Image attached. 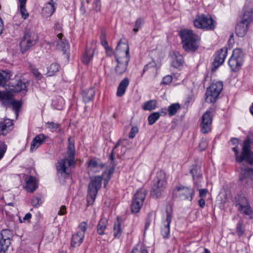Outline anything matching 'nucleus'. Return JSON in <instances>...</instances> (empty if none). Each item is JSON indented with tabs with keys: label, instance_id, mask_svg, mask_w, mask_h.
<instances>
[{
	"label": "nucleus",
	"instance_id": "1",
	"mask_svg": "<svg viewBox=\"0 0 253 253\" xmlns=\"http://www.w3.org/2000/svg\"><path fill=\"white\" fill-rule=\"evenodd\" d=\"M115 57L118 63L115 72L117 74H122L126 71L130 60L128 44L126 42H123L122 39L118 42L116 48Z\"/></svg>",
	"mask_w": 253,
	"mask_h": 253
},
{
	"label": "nucleus",
	"instance_id": "2",
	"mask_svg": "<svg viewBox=\"0 0 253 253\" xmlns=\"http://www.w3.org/2000/svg\"><path fill=\"white\" fill-rule=\"evenodd\" d=\"M114 170L113 168H110L106 170L102 176H96L91 178L88 187L87 202L89 204H92L94 201L98 191L101 186L102 179L104 180V186H106L110 179Z\"/></svg>",
	"mask_w": 253,
	"mask_h": 253
},
{
	"label": "nucleus",
	"instance_id": "3",
	"mask_svg": "<svg viewBox=\"0 0 253 253\" xmlns=\"http://www.w3.org/2000/svg\"><path fill=\"white\" fill-rule=\"evenodd\" d=\"M184 49L187 51H195L199 46V37L191 30L184 29L179 32Z\"/></svg>",
	"mask_w": 253,
	"mask_h": 253
},
{
	"label": "nucleus",
	"instance_id": "4",
	"mask_svg": "<svg viewBox=\"0 0 253 253\" xmlns=\"http://www.w3.org/2000/svg\"><path fill=\"white\" fill-rule=\"evenodd\" d=\"M251 141L248 138L244 141L241 155H239V149L237 146L232 148L235 153L237 162L240 163L245 160L248 163L253 165V152L251 150Z\"/></svg>",
	"mask_w": 253,
	"mask_h": 253
},
{
	"label": "nucleus",
	"instance_id": "5",
	"mask_svg": "<svg viewBox=\"0 0 253 253\" xmlns=\"http://www.w3.org/2000/svg\"><path fill=\"white\" fill-rule=\"evenodd\" d=\"M234 202L238 211L246 218H253V211L247 199L243 194L238 195L234 198Z\"/></svg>",
	"mask_w": 253,
	"mask_h": 253
},
{
	"label": "nucleus",
	"instance_id": "6",
	"mask_svg": "<svg viewBox=\"0 0 253 253\" xmlns=\"http://www.w3.org/2000/svg\"><path fill=\"white\" fill-rule=\"evenodd\" d=\"M223 86L222 82L214 80L206 91V102L209 103L215 102L223 89Z\"/></svg>",
	"mask_w": 253,
	"mask_h": 253
},
{
	"label": "nucleus",
	"instance_id": "7",
	"mask_svg": "<svg viewBox=\"0 0 253 253\" xmlns=\"http://www.w3.org/2000/svg\"><path fill=\"white\" fill-rule=\"evenodd\" d=\"M193 23L196 28L206 31L213 30L216 24L211 15L203 14L196 16Z\"/></svg>",
	"mask_w": 253,
	"mask_h": 253
},
{
	"label": "nucleus",
	"instance_id": "8",
	"mask_svg": "<svg viewBox=\"0 0 253 253\" xmlns=\"http://www.w3.org/2000/svg\"><path fill=\"white\" fill-rule=\"evenodd\" d=\"M244 61V54L240 48L235 49L232 55L228 60V65L231 70L234 72L239 71Z\"/></svg>",
	"mask_w": 253,
	"mask_h": 253
},
{
	"label": "nucleus",
	"instance_id": "9",
	"mask_svg": "<svg viewBox=\"0 0 253 253\" xmlns=\"http://www.w3.org/2000/svg\"><path fill=\"white\" fill-rule=\"evenodd\" d=\"M194 190L188 187L177 186L173 190L172 196L179 200L192 201L194 195Z\"/></svg>",
	"mask_w": 253,
	"mask_h": 253
},
{
	"label": "nucleus",
	"instance_id": "10",
	"mask_svg": "<svg viewBox=\"0 0 253 253\" xmlns=\"http://www.w3.org/2000/svg\"><path fill=\"white\" fill-rule=\"evenodd\" d=\"M38 39V36L35 33L26 31L20 43L21 51L24 53L34 46L36 43Z\"/></svg>",
	"mask_w": 253,
	"mask_h": 253
},
{
	"label": "nucleus",
	"instance_id": "11",
	"mask_svg": "<svg viewBox=\"0 0 253 253\" xmlns=\"http://www.w3.org/2000/svg\"><path fill=\"white\" fill-rule=\"evenodd\" d=\"M0 99L3 104L7 107L6 109H12L13 111H19L22 105L21 100H16L12 98L10 95L5 92H0Z\"/></svg>",
	"mask_w": 253,
	"mask_h": 253
},
{
	"label": "nucleus",
	"instance_id": "12",
	"mask_svg": "<svg viewBox=\"0 0 253 253\" xmlns=\"http://www.w3.org/2000/svg\"><path fill=\"white\" fill-rule=\"evenodd\" d=\"M145 196L144 190L139 189L137 190L132 200L131 209L132 212L137 213L139 211L145 199Z\"/></svg>",
	"mask_w": 253,
	"mask_h": 253
},
{
	"label": "nucleus",
	"instance_id": "13",
	"mask_svg": "<svg viewBox=\"0 0 253 253\" xmlns=\"http://www.w3.org/2000/svg\"><path fill=\"white\" fill-rule=\"evenodd\" d=\"M167 186V177L165 172L160 170L157 173L156 177L154 181L153 190L156 193H159L164 190Z\"/></svg>",
	"mask_w": 253,
	"mask_h": 253
},
{
	"label": "nucleus",
	"instance_id": "14",
	"mask_svg": "<svg viewBox=\"0 0 253 253\" xmlns=\"http://www.w3.org/2000/svg\"><path fill=\"white\" fill-rule=\"evenodd\" d=\"M227 48L224 47L215 52L214 59L212 64V72H215L216 69L224 63L227 55Z\"/></svg>",
	"mask_w": 253,
	"mask_h": 253
},
{
	"label": "nucleus",
	"instance_id": "15",
	"mask_svg": "<svg viewBox=\"0 0 253 253\" xmlns=\"http://www.w3.org/2000/svg\"><path fill=\"white\" fill-rule=\"evenodd\" d=\"M74 163V160L68 158L59 161L56 165L57 172L63 175H69L70 172V167Z\"/></svg>",
	"mask_w": 253,
	"mask_h": 253
},
{
	"label": "nucleus",
	"instance_id": "16",
	"mask_svg": "<svg viewBox=\"0 0 253 253\" xmlns=\"http://www.w3.org/2000/svg\"><path fill=\"white\" fill-rule=\"evenodd\" d=\"M11 232L10 230H2L0 233V253H5L10 245Z\"/></svg>",
	"mask_w": 253,
	"mask_h": 253
},
{
	"label": "nucleus",
	"instance_id": "17",
	"mask_svg": "<svg viewBox=\"0 0 253 253\" xmlns=\"http://www.w3.org/2000/svg\"><path fill=\"white\" fill-rule=\"evenodd\" d=\"M211 112H206L201 119V130L203 133H207L211 131L212 121V115Z\"/></svg>",
	"mask_w": 253,
	"mask_h": 253
},
{
	"label": "nucleus",
	"instance_id": "18",
	"mask_svg": "<svg viewBox=\"0 0 253 253\" xmlns=\"http://www.w3.org/2000/svg\"><path fill=\"white\" fill-rule=\"evenodd\" d=\"M89 173H96L100 171L104 165L99 160L95 158L90 159L87 163Z\"/></svg>",
	"mask_w": 253,
	"mask_h": 253
},
{
	"label": "nucleus",
	"instance_id": "19",
	"mask_svg": "<svg viewBox=\"0 0 253 253\" xmlns=\"http://www.w3.org/2000/svg\"><path fill=\"white\" fill-rule=\"evenodd\" d=\"M13 122L10 119H5L0 120V135H5L13 128Z\"/></svg>",
	"mask_w": 253,
	"mask_h": 253
},
{
	"label": "nucleus",
	"instance_id": "20",
	"mask_svg": "<svg viewBox=\"0 0 253 253\" xmlns=\"http://www.w3.org/2000/svg\"><path fill=\"white\" fill-rule=\"evenodd\" d=\"M10 90L14 92H20L25 94L27 91V86L25 82L18 80L10 86Z\"/></svg>",
	"mask_w": 253,
	"mask_h": 253
},
{
	"label": "nucleus",
	"instance_id": "21",
	"mask_svg": "<svg viewBox=\"0 0 253 253\" xmlns=\"http://www.w3.org/2000/svg\"><path fill=\"white\" fill-rule=\"evenodd\" d=\"M172 215L170 212H167L166 219L163 221V227L162 228V235L164 238H168L169 237L170 232V223L171 221Z\"/></svg>",
	"mask_w": 253,
	"mask_h": 253
},
{
	"label": "nucleus",
	"instance_id": "22",
	"mask_svg": "<svg viewBox=\"0 0 253 253\" xmlns=\"http://www.w3.org/2000/svg\"><path fill=\"white\" fill-rule=\"evenodd\" d=\"M171 66L175 68H180L184 62L183 56L178 52H173L171 56Z\"/></svg>",
	"mask_w": 253,
	"mask_h": 253
},
{
	"label": "nucleus",
	"instance_id": "23",
	"mask_svg": "<svg viewBox=\"0 0 253 253\" xmlns=\"http://www.w3.org/2000/svg\"><path fill=\"white\" fill-rule=\"evenodd\" d=\"M95 49L96 45L95 44L92 45L89 47L88 46H87L85 52L82 57V60L84 64H87L92 60Z\"/></svg>",
	"mask_w": 253,
	"mask_h": 253
},
{
	"label": "nucleus",
	"instance_id": "24",
	"mask_svg": "<svg viewBox=\"0 0 253 253\" xmlns=\"http://www.w3.org/2000/svg\"><path fill=\"white\" fill-rule=\"evenodd\" d=\"M38 188V182L35 177L30 176L26 181L24 189L30 193H33Z\"/></svg>",
	"mask_w": 253,
	"mask_h": 253
},
{
	"label": "nucleus",
	"instance_id": "25",
	"mask_svg": "<svg viewBox=\"0 0 253 253\" xmlns=\"http://www.w3.org/2000/svg\"><path fill=\"white\" fill-rule=\"evenodd\" d=\"M55 3L53 0H50L42 8V14L45 17L50 16L55 11Z\"/></svg>",
	"mask_w": 253,
	"mask_h": 253
},
{
	"label": "nucleus",
	"instance_id": "26",
	"mask_svg": "<svg viewBox=\"0 0 253 253\" xmlns=\"http://www.w3.org/2000/svg\"><path fill=\"white\" fill-rule=\"evenodd\" d=\"M129 84V81L127 78H125L119 84L117 90V95L118 97L122 96L126 92V89Z\"/></svg>",
	"mask_w": 253,
	"mask_h": 253
},
{
	"label": "nucleus",
	"instance_id": "27",
	"mask_svg": "<svg viewBox=\"0 0 253 253\" xmlns=\"http://www.w3.org/2000/svg\"><path fill=\"white\" fill-rule=\"evenodd\" d=\"M45 139V137L42 134H40L37 135L33 139L31 143L30 150L33 152L36 150L42 144Z\"/></svg>",
	"mask_w": 253,
	"mask_h": 253
},
{
	"label": "nucleus",
	"instance_id": "28",
	"mask_svg": "<svg viewBox=\"0 0 253 253\" xmlns=\"http://www.w3.org/2000/svg\"><path fill=\"white\" fill-rule=\"evenodd\" d=\"M84 236L83 233H79L77 232L73 235L71 245L73 247L80 246L83 243Z\"/></svg>",
	"mask_w": 253,
	"mask_h": 253
},
{
	"label": "nucleus",
	"instance_id": "29",
	"mask_svg": "<svg viewBox=\"0 0 253 253\" xmlns=\"http://www.w3.org/2000/svg\"><path fill=\"white\" fill-rule=\"evenodd\" d=\"M248 25L241 21L236 26V33L238 36L243 37L247 33L248 30Z\"/></svg>",
	"mask_w": 253,
	"mask_h": 253
},
{
	"label": "nucleus",
	"instance_id": "30",
	"mask_svg": "<svg viewBox=\"0 0 253 253\" xmlns=\"http://www.w3.org/2000/svg\"><path fill=\"white\" fill-rule=\"evenodd\" d=\"M253 20V8L246 9L242 16L241 21L249 25Z\"/></svg>",
	"mask_w": 253,
	"mask_h": 253
},
{
	"label": "nucleus",
	"instance_id": "31",
	"mask_svg": "<svg viewBox=\"0 0 253 253\" xmlns=\"http://www.w3.org/2000/svg\"><path fill=\"white\" fill-rule=\"evenodd\" d=\"M146 71H148L150 75L156 76L157 72L156 64L154 61L149 62L146 64L143 69L142 75Z\"/></svg>",
	"mask_w": 253,
	"mask_h": 253
},
{
	"label": "nucleus",
	"instance_id": "32",
	"mask_svg": "<svg viewBox=\"0 0 253 253\" xmlns=\"http://www.w3.org/2000/svg\"><path fill=\"white\" fill-rule=\"evenodd\" d=\"M107 224L108 220L106 218L103 217L100 219L97 228V232L99 234L103 235L105 234Z\"/></svg>",
	"mask_w": 253,
	"mask_h": 253
},
{
	"label": "nucleus",
	"instance_id": "33",
	"mask_svg": "<svg viewBox=\"0 0 253 253\" xmlns=\"http://www.w3.org/2000/svg\"><path fill=\"white\" fill-rule=\"evenodd\" d=\"M10 71L8 70H2L0 72V86H3L10 78Z\"/></svg>",
	"mask_w": 253,
	"mask_h": 253
},
{
	"label": "nucleus",
	"instance_id": "34",
	"mask_svg": "<svg viewBox=\"0 0 253 253\" xmlns=\"http://www.w3.org/2000/svg\"><path fill=\"white\" fill-rule=\"evenodd\" d=\"M123 232L122 228L121 227V221L119 218H117V220L115 222L114 226V236L116 238H120L122 235Z\"/></svg>",
	"mask_w": 253,
	"mask_h": 253
},
{
	"label": "nucleus",
	"instance_id": "35",
	"mask_svg": "<svg viewBox=\"0 0 253 253\" xmlns=\"http://www.w3.org/2000/svg\"><path fill=\"white\" fill-rule=\"evenodd\" d=\"M60 69V65L58 63H52L47 68V74L48 76H54L56 73L59 71Z\"/></svg>",
	"mask_w": 253,
	"mask_h": 253
},
{
	"label": "nucleus",
	"instance_id": "36",
	"mask_svg": "<svg viewBox=\"0 0 253 253\" xmlns=\"http://www.w3.org/2000/svg\"><path fill=\"white\" fill-rule=\"evenodd\" d=\"M69 144L68 146V158L74 161L75 147L73 143L71 142V138L68 139Z\"/></svg>",
	"mask_w": 253,
	"mask_h": 253
},
{
	"label": "nucleus",
	"instance_id": "37",
	"mask_svg": "<svg viewBox=\"0 0 253 253\" xmlns=\"http://www.w3.org/2000/svg\"><path fill=\"white\" fill-rule=\"evenodd\" d=\"M156 101L155 100H151L144 103L142 107V109L144 110L151 111L156 109Z\"/></svg>",
	"mask_w": 253,
	"mask_h": 253
},
{
	"label": "nucleus",
	"instance_id": "38",
	"mask_svg": "<svg viewBox=\"0 0 253 253\" xmlns=\"http://www.w3.org/2000/svg\"><path fill=\"white\" fill-rule=\"evenodd\" d=\"M131 253H148V252L143 245L138 244L133 248Z\"/></svg>",
	"mask_w": 253,
	"mask_h": 253
},
{
	"label": "nucleus",
	"instance_id": "39",
	"mask_svg": "<svg viewBox=\"0 0 253 253\" xmlns=\"http://www.w3.org/2000/svg\"><path fill=\"white\" fill-rule=\"evenodd\" d=\"M160 114L157 112H155L150 114L148 118V123L150 125L154 124L159 118Z\"/></svg>",
	"mask_w": 253,
	"mask_h": 253
},
{
	"label": "nucleus",
	"instance_id": "40",
	"mask_svg": "<svg viewBox=\"0 0 253 253\" xmlns=\"http://www.w3.org/2000/svg\"><path fill=\"white\" fill-rule=\"evenodd\" d=\"M46 125L47 127L50 129L52 132H57L60 131L59 125L53 122H47Z\"/></svg>",
	"mask_w": 253,
	"mask_h": 253
},
{
	"label": "nucleus",
	"instance_id": "41",
	"mask_svg": "<svg viewBox=\"0 0 253 253\" xmlns=\"http://www.w3.org/2000/svg\"><path fill=\"white\" fill-rule=\"evenodd\" d=\"M87 223L86 222L83 221L81 222L78 226L77 232L79 233H83L84 236V233L87 229Z\"/></svg>",
	"mask_w": 253,
	"mask_h": 253
},
{
	"label": "nucleus",
	"instance_id": "42",
	"mask_svg": "<svg viewBox=\"0 0 253 253\" xmlns=\"http://www.w3.org/2000/svg\"><path fill=\"white\" fill-rule=\"evenodd\" d=\"M251 172H252L251 169H242L240 173V179L243 180Z\"/></svg>",
	"mask_w": 253,
	"mask_h": 253
},
{
	"label": "nucleus",
	"instance_id": "43",
	"mask_svg": "<svg viewBox=\"0 0 253 253\" xmlns=\"http://www.w3.org/2000/svg\"><path fill=\"white\" fill-rule=\"evenodd\" d=\"M31 203L33 206L38 207L42 203V200L40 197L34 196L32 198Z\"/></svg>",
	"mask_w": 253,
	"mask_h": 253
},
{
	"label": "nucleus",
	"instance_id": "44",
	"mask_svg": "<svg viewBox=\"0 0 253 253\" xmlns=\"http://www.w3.org/2000/svg\"><path fill=\"white\" fill-rule=\"evenodd\" d=\"M59 40L58 45H60L63 51L66 52L69 48V43L67 41L62 40V38Z\"/></svg>",
	"mask_w": 253,
	"mask_h": 253
},
{
	"label": "nucleus",
	"instance_id": "45",
	"mask_svg": "<svg viewBox=\"0 0 253 253\" xmlns=\"http://www.w3.org/2000/svg\"><path fill=\"white\" fill-rule=\"evenodd\" d=\"M6 149L7 145L3 141H0V160L3 158Z\"/></svg>",
	"mask_w": 253,
	"mask_h": 253
},
{
	"label": "nucleus",
	"instance_id": "46",
	"mask_svg": "<svg viewBox=\"0 0 253 253\" xmlns=\"http://www.w3.org/2000/svg\"><path fill=\"white\" fill-rule=\"evenodd\" d=\"M54 30L56 34H57V37L59 39H61L63 35L61 33H58L59 32H61L62 30L61 25L59 23L56 24L54 26Z\"/></svg>",
	"mask_w": 253,
	"mask_h": 253
},
{
	"label": "nucleus",
	"instance_id": "47",
	"mask_svg": "<svg viewBox=\"0 0 253 253\" xmlns=\"http://www.w3.org/2000/svg\"><path fill=\"white\" fill-rule=\"evenodd\" d=\"M93 8L97 12H100L101 9V4L100 0H94L92 3Z\"/></svg>",
	"mask_w": 253,
	"mask_h": 253
},
{
	"label": "nucleus",
	"instance_id": "48",
	"mask_svg": "<svg viewBox=\"0 0 253 253\" xmlns=\"http://www.w3.org/2000/svg\"><path fill=\"white\" fill-rule=\"evenodd\" d=\"M19 10L22 18L24 20L27 19L29 17V13L26 9V6L19 7Z\"/></svg>",
	"mask_w": 253,
	"mask_h": 253
},
{
	"label": "nucleus",
	"instance_id": "49",
	"mask_svg": "<svg viewBox=\"0 0 253 253\" xmlns=\"http://www.w3.org/2000/svg\"><path fill=\"white\" fill-rule=\"evenodd\" d=\"M58 102L60 103V104L56 105L55 102H53V105H55V108H54L55 109L58 110V111H61L63 109V105L64 104L63 103L64 100H63V98H62L61 97L59 98V99L58 100Z\"/></svg>",
	"mask_w": 253,
	"mask_h": 253
},
{
	"label": "nucleus",
	"instance_id": "50",
	"mask_svg": "<svg viewBox=\"0 0 253 253\" xmlns=\"http://www.w3.org/2000/svg\"><path fill=\"white\" fill-rule=\"evenodd\" d=\"M172 81V77L170 75H167L165 76L162 82V84L168 85L170 84Z\"/></svg>",
	"mask_w": 253,
	"mask_h": 253
},
{
	"label": "nucleus",
	"instance_id": "51",
	"mask_svg": "<svg viewBox=\"0 0 253 253\" xmlns=\"http://www.w3.org/2000/svg\"><path fill=\"white\" fill-rule=\"evenodd\" d=\"M138 127L136 126H133L131 128L130 131L129 132V138L130 139L133 138L135 137V136L136 135V134L138 133Z\"/></svg>",
	"mask_w": 253,
	"mask_h": 253
},
{
	"label": "nucleus",
	"instance_id": "52",
	"mask_svg": "<svg viewBox=\"0 0 253 253\" xmlns=\"http://www.w3.org/2000/svg\"><path fill=\"white\" fill-rule=\"evenodd\" d=\"M208 145V142L206 139H202L199 143V148L201 151H204Z\"/></svg>",
	"mask_w": 253,
	"mask_h": 253
},
{
	"label": "nucleus",
	"instance_id": "53",
	"mask_svg": "<svg viewBox=\"0 0 253 253\" xmlns=\"http://www.w3.org/2000/svg\"><path fill=\"white\" fill-rule=\"evenodd\" d=\"M180 108V105L178 103L171 104L169 106L168 111H177Z\"/></svg>",
	"mask_w": 253,
	"mask_h": 253
},
{
	"label": "nucleus",
	"instance_id": "54",
	"mask_svg": "<svg viewBox=\"0 0 253 253\" xmlns=\"http://www.w3.org/2000/svg\"><path fill=\"white\" fill-rule=\"evenodd\" d=\"M31 217H32V214L28 212L25 214V215L24 216V217H23V218L22 219H21L20 218H19V222L20 223L26 222H29L31 218Z\"/></svg>",
	"mask_w": 253,
	"mask_h": 253
},
{
	"label": "nucleus",
	"instance_id": "55",
	"mask_svg": "<svg viewBox=\"0 0 253 253\" xmlns=\"http://www.w3.org/2000/svg\"><path fill=\"white\" fill-rule=\"evenodd\" d=\"M208 192V190L206 189H202L199 190V196L200 198H205Z\"/></svg>",
	"mask_w": 253,
	"mask_h": 253
},
{
	"label": "nucleus",
	"instance_id": "56",
	"mask_svg": "<svg viewBox=\"0 0 253 253\" xmlns=\"http://www.w3.org/2000/svg\"><path fill=\"white\" fill-rule=\"evenodd\" d=\"M144 23V20L142 18H138L135 22V27L141 28Z\"/></svg>",
	"mask_w": 253,
	"mask_h": 253
},
{
	"label": "nucleus",
	"instance_id": "57",
	"mask_svg": "<svg viewBox=\"0 0 253 253\" xmlns=\"http://www.w3.org/2000/svg\"><path fill=\"white\" fill-rule=\"evenodd\" d=\"M66 213V208L65 206L62 205L60 207V210L58 212V215H63Z\"/></svg>",
	"mask_w": 253,
	"mask_h": 253
},
{
	"label": "nucleus",
	"instance_id": "58",
	"mask_svg": "<svg viewBox=\"0 0 253 253\" xmlns=\"http://www.w3.org/2000/svg\"><path fill=\"white\" fill-rule=\"evenodd\" d=\"M105 49L106 53V54L107 56H111L113 54V53H114L113 50L112 48L111 47H110L109 46L105 47Z\"/></svg>",
	"mask_w": 253,
	"mask_h": 253
},
{
	"label": "nucleus",
	"instance_id": "59",
	"mask_svg": "<svg viewBox=\"0 0 253 253\" xmlns=\"http://www.w3.org/2000/svg\"><path fill=\"white\" fill-rule=\"evenodd\" d=\"M32 73L37 78L41 79L42 78L41 74L36 69H33Z\"/></svg>",
	"mask_w": 253,
	"mask_h": 253
},
{
	"label": "nucleus",
	"instance_id": "60",
	"mask_svg": "<svg viewBox=\"0 0 253 253\" xmlns=\"http://www.w3.org/2000/svg\"><path fill=\"white\" fill-rule=\"evenodd\" d=\"M211 74L208 73L206 74V75L204 79V82L206 83H209L211 80Z\"/></svg>",
	"mask_w": 253,
	"mask_h": 253
},
{
	"label": "nucleus",
	"instance_id": "61",
	"mask_svg": "<svg viewBox=\"0 0 253 253\" xmlns=\"http://www.w3.org/2000/svg\"><path fill=\"white\" fill-rule=\"evenodd\" d=\"M243 230L242 229V227L240 225H238L236 229V232L237 234L239 236H241L243 234Z\"/></svg>",
	"mask_w": 253,
	"mask_h": 253
},
{
	"label": "nucleus",
	"instance_id": "62",
	"mask_svg": "<svg viewBox=\"0 0 253 253\" xmlns=\"http://www.w3.org/2000/svg\"><path fill=\"white\" fill-rule=\"evenodd\" d=\"M191 99L190 98H188L184 102L183 105V109H187L188 108V106L190 104Z\"/></svg>",
	"mask_w": 253,
	"mask_h": 253
},
{
	"label": "nucleus",
	"instance_id": "63",
	"mask_svg": "<svg viewBox=\"0 0 253 253\" xmlns=\"http://www.w3.org/2000/svg\"><path fill=\"white\" fill-rule=\"evenodd\" d=\"M198 203H199L200 207L201 208H203L205 206V198H200V199L198 201Z\"/></svg>",
	"mask_w": 253,
	"mask_h": 253
},
{
	"label": "nucleus",
	"instance_id": "64",
	"mask_svg": "<svg viewBox=\"0 0 253 253\" xmlns=\"http://www.w3.org/2000/svg\"><path fill=\"white\" fill-rule=\"evenodd\" d=\"M27 0H19V7L26 6V4Z\"/></svg>",
	"mask_w": 253,
	"mask_h": 253
}]
</instances>
